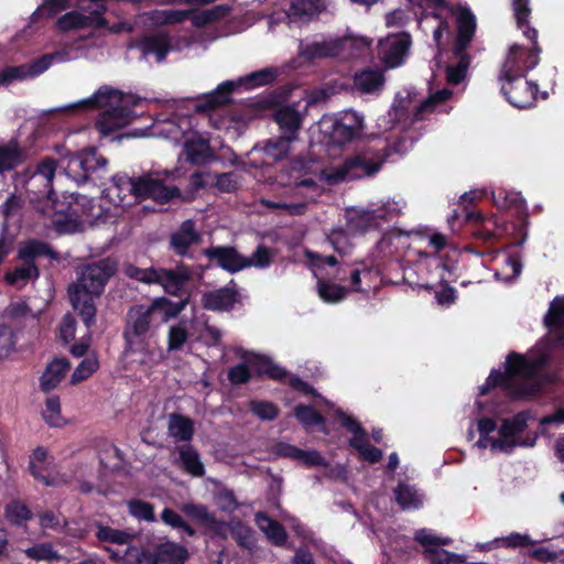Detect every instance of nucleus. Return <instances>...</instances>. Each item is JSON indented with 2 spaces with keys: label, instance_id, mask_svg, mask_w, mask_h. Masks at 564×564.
I'll return each mask as SVG.
<instances>
[{
  "label": "nucleus",
  "instance_id": "nucleus-1",
  "mask_svg": "<svg viewBox=\"0 0 564 564\" xmlns=\"http://www.w3.org/2000/svg\"><path fill=\"white\" fill-rule=\"evenodd\" d=\"M417 7L426 10L424 20L438 21V26L433 31V37L436 44L441 43L443 34L451 35V22L455 21L458 29V36L455 47V54L458 57L456 66L447 67V82L457 85L466 76L469 67V58L464 55L466 46L471 41L476 30V18L473 12L465 7L454 6L446 0H410Z\"/></svg>",
  "mask_w": 564,
  "mask_h": 564
},
{
  "label": "nucleus",
  "instance_id": "nucleus-2",
  "mask_svg": "<svg viewBox=\"0 0 564 564\" xmlns=\"http://www.w3.org/2000/svg\"><path fill=\"white\" fill-rule=\"evenodd\" d=\"M549 355L543 345L536 346L528 355L510 354L506 361V371H491L485 384L480 387V394L501 383L513 398H525L535 394L542 380L540 368L545 364Z\"/></svg>",
  "mask_w": 564,
  "mask_h": 564
},
{
  "label": "nucleus",
  "instance_id": "nucleus-3",
  "mask_svg": "<svg viewBox=\"0 0 564 564\" xmlns=\"http://www.w3.org/2000/svg\"><path fill=\"white\" fill-rule=\"evenodd\" d=\"M117 271V261L101 259L76 270V280L68 286V296L74 310L83 318L87 328L95 324L96 305L109 279Z\"/></svg>",
  "mask_w": 564,
  "mask_h": 564
},
{
  "label": "nucleus",
  "instance_id": "nucleus-4",
  "mask_svg": "<svg viewBox=\"0 0 564 564\" xmlns=\"http://www.w3.org/2000/svg\"><path fill=\"white\" fill-rule=\"evenodd\" d=\"M528 414L521 412L512 419H506L501 422L497 435H491L497 423L489 417H482L477 421L479 440L477 446L480 448H490L495 453H510L517 446L531 447L535 444L536 434L523 435L528 426Z\"/></svg>",
  "mask_w": 564,
  "mask_h": 564
},
{
  "label": "nucleus",
  "instance_id": "nucleus-5",
  "mask_svg": "<svg viewBox=\"0 0 564 564\" xmlns=\"http://www.w3.org/2000/svg\"><path fill=\"white\" fill-rule=\"evenodd\" d=\"M41 214L45 215L51 219L53 226L59 232H75L85 230L87 227L93 225L108 221L112 219L111 215L116 213L111 212L110 206H107L105 202L95 203L94 199L88 198L84 195H78L67 207V210L41 208Z\"/></svg>",
  "mask_w": 564,
  "mask_h": 564
},
{
  "label": "nucleus",
  "instance_id": "nucleus-6",
  "mask_svg": "<svg viewBox=\"0 0 564 564\" xmlns=\"http://www.w3.org/2000/svg\"><path fill=\"white\" fill-rule=\"evenodd\" d=\"M388 156L387 151L381 153L379 150L368 149L345 159L339 164H330L313 173L318 175V181L323 184L337 185L375 175Z\"/></svg>",
  "mask_w": 564,
  "mask_h": 564
},
{
  "label": "nucleus",
  "instance_id": "nucleus-7",
  "mask_svg": "<svg viewBox=\"0 0 564 564\" xmlns=\"http://www.w3.org/2000/svg\"><path fill=\"white\" fill-rule=\"evenodd\" d=\"M56 171V162L53 159L41 161L35 171L25 182L26 192L30 194V200L41 213V208H47L53 212L58 205L53 198V178Z\"/></svg>",
  "mask_w": 564,
  "mask_h": 564
},
{
  "label": "nucleus",
  "instance_id": "nucleus-8",
  "mask_svg": "<svg viewBox=\"0 0 564 564\" xmlns=\"http://www.w3.org/2000/svg\"><path fill=\"white\" fill-rule=\"evenodd\" d=\"M275 77V73L272 69H261L251 73L245 77H240L237 80H228L220 84L214 91L209 93L205 97V102L199 105V109L207 111L214 110L223 105H226L230 100V94L232 90L239 87L253 88L271 83Z\"/></svg>",
  "mask_w": 564,
  "mask_h": 564
},
{
  "label": "nucleus",
  "instance_id": "nucleus-9",
  "mask_svg": "<svg viewBox=\"0 0 564 564\" xmlns=\"http://www.w3.org/2000/svg\"><path fill=\"white\" fill-rule=\"evenodd\" d=\"M540 48L536 40L532 41V47L525 48L512 45L501 67L500 80L524 78V75L539 63Z\"/></svg>",
  "mask_w": 564,
  "mask_h": 564
},
{
  "label": "nucleus",
  "instance_id": "nucleus-10",
  "mask_svg": "<svg viewBox=\"0 0 564 564\" xmlns=\"http://www.w3.org/2000/svg\"><path fill=\"white\" fill-rule=\"evenodd\" d=\"M401 210L402 205L398 202L373 205L368 209H349L347 213L348 228L351 231H365L378 226L383 219L399 215Z\"/></svg>",
  "mask_w": 564,
  "mask_h": 564
},
{
  "label": "nucleus",
  "instance_id": "nucleus-11",
  "mask_svg": "<svg viewBox=\"0 0 564 564\" xmlns=\"http://www.w3.org/2000/svg\"><path fill=\"white\" fill-rule=\"evenodd\" d=\"M306 258L311 262L314 275L317 279V293L319 297L327 303H337L344 300L348 293L345 286L335 284L325 280L322 270L326 267H336L337 261L333 256H321L313 251H305Z\"/></svg>",
  "mask_w": 564,
  "mask_h": 564
},
{
  "label": "nucleus",
  "instance_id": "nucleus-12",
  "mask_svg": "<svg viewBox=\"0 0 564 564\" xmlns=\"http://www.w3.org/2000/svg\"><path fill=\"white\" fill-rule=\"evenodd\" d=\"M41 256L54 258L53 250L45 242L31 240L21 245L19 249V258L24 260L25 263L7 275L8 283H25L28 280L37 278L39 271L32 260Z\"/></svg>",
  "mask_w": 564,
  "mask_h": 564
},
{
  "label": "nucleus",
  "instance_id": "nucleus-13",
  "mask_svg": "<svg viewBox=\"0 0 564 564\" xmlns=\"http://www.w3.org/2000/svg\"><path fill=\"white\" fill-rule=\"evenodd\" d=\"M170 176L167 171H152L137 180V196L139 198H152L159 203H166L178 195V189L166 184Z\"/></svg>",
  "mask_w": 564,
  "mask_h": 564
},
{
  "label": "nucleus",
  "instance_id": "nucleus-14",
  "mask_svg": "<svg viewBox=\"0 0 564 564\" xmlns=\"http://www.w3.org/2000/svg\"><path fill=\"white\" fill-rule=\"evenodd\" d=\"M137 196V180L130 178L127 175H116L112 178V184L108 186L101 195V202L110 206L112 218L117 217L123 207L132 204Z\"/></svg>",
  "mask_w": 564,
  "mask_h": 564
},
{
  "label": "nucleus",
  "instance_id": "nucleus-15",
  "mask_svg": "<svg viewBox=\"0 0 564 564\" xmlns=\"http://www.w3.org/2000/svg\"><path fill=\"white\" fill-rule=\"evenodd\" d=\"M65 174L76 183L85 182L88 173L98 169H105L107 160L98 155L96 150H87L68 158L62 159Z\"/></svg>",
  "mask_w": 564,
  "mask_h": 564
},
{
  "label": "nucleus",
  "instance_id": "nucleus-16",
  "mask_svg": "<svg viewBox=\"0 0 564 564\" xmlns=\"http://www.w3.org/2000/svg\"><path fill=\"white\" fill-rule=\"evenodd\" d=\"M411 36L408 33L388 35L379 42L378 56L386 68L401 66L410 51Z\"/></svg>",
  "mask_w": 564,
  "mask_h": 564
},
{
  "label": "nucleus",
  "instance_id": "nucleus-17",
  "mask_svg": "<svg viewBox=\"0 0 564 564\" xmlns=\"http://www.w3.org/2000/svg\"><path fill=\"white\" fill-rule=\"evenodd\" d=\"M53 61H64V55L55 53L44 55L34 62L20 66H8L0 72V85L9 86L17 80L33 78L45 72Z\"/></svg>",
  "mask_w": 564,
  "mask_h": 564
},
{
  "label": "nucleus",
  "instance_id": "nucleus-18",
  "mask_svg": "<svg viewBox=\"0 0 564 564\" xmlns=\"http://www.w3.org/2000/svg\"><path fill=\"white\" fill-rule=\"evenodd\" d=\"M138 100L132 95H124L120 90L109 86L100 87L94 96L84 99L72 107L105 108V110H115V108L133 107Z\"/></svg>",
  "mask_w": 564,
  "mask_h": 564
},
{
  "label": "nucleus",
  "instance_id": "nucleus-19",
  "mask_svg": "<svg viewBox=\"0 0 564 564\" xmlns=\"http://www.w3.org/2000/svg\"><path fill=\"white\" fill-rule=\"evenodd\" d=\"M501 91L507 100L517 108L531 107L538 93V85L524 78L501 80Z\"/></svg>",
  "mask_w": 564,
  "mask_h": 564
},
{
  "label": "nucleus",
  "instance_id": "nucleus-20",
  "mask_svg": "<svg viewBox=\"0 0 564 564\" xmlns=\"http://www.w3.org/2000/svg\"><path fill=\"white\" fill-rule=\"evenodd\" d=\"M337 415L341 421V424L347 427V430L352 433V437L350 438V445L358 451L361 458L369 462L376 463L382 457V452L368 443L367 433L358 422H356L352 417L338 410Z\"/></svg>",
  "mask_w": 564,
  "mask_h": 564
},
{
  "label": "nucleus",
  "instance_id": "nucleus-21",
  "mask_svg": "<svg viewBox=\"0 0 564 564\" xmlns=\"http://www.w3.org/2000/svg\"><path fill=\"white\" fill-rule=\"evenodd\" d=\"M341 48L343 46L339 36H328L302 44L300 47V54L306 59L329 57L341 58Z\"/></svg>",
  "mask_w": 564,
  "mask_h": 564
},
{
  "label": "nucleus",
  "instance_id": "nucleus-22",
  "mask_svg": "<svg viewBox=\"0 0 564 564\" xmlns=\"http://www.w3.org/2000/svg\"><path fill=\"white\" fill-rule=\"evenodd\" d=\"M191 270L185 265L175 269L154 268L153 283L162 285L165 292L177 295L191 278Z\"/></svg>",
  "mask_w": 564,
  "mask_h": 564
},
{
  "label": "nucleus",
  "instance_id": "nucleus-23",
  "mask_svg": "<svg viewBox=\"0 0 564 564\" xmlns=\"http://www.w3.org/2000/svg\"><path fill=\"white\" fill-rule=\"evenodd\" d=\"M183 155L187 162L196 165L206 164L215 159L208 139L196 131L184 141Z\"/></svg>",
  "mask_w": 564,
  "mask_h": 564
},
{
  "label": "nucleus",
  "instance_id": "nucleus-24",
  "mask_svg": "<svg viewBox=\"0 0 564 564\" xmlns=\"http://www.w3.org/2000/svg\"><path fill=\"white\" fill-rule=\"evenodd\" d=\"M106 20L102 18V10H94V15L85 11H70L64 14L57 21V26L62 31H69L85 28L105 26Z\"/></svg>",
  "mask_w": 564,
  "mask_h": 564
},
{
  "label": "nucleus",
  "instance_id": "nucleus-25",
  "mask_svg": "<svg viewBox=\"0 0 564 564\" xmlns=\"http://www.w3.org/2000/svg\"><path fill=\"white\" fill-rule=\"evenodd\" d=\"M364 128V116L354 110H346L334 126L333 139L339 143L350 141L360 135Z\"/></svg>",
  "mask_w": 564,
  "mask_h": 564
},
{
  "label": "nucleus",
  "instance_id": "nucleus-26",
  "mask_svg": "<svg viewBox=\"0 0 564 564\" xmlns=\"http://www.w3.org/2000/svg\"><path fill=\"white\" fill-rule=\"evenodd\" d=\"M131 108L121 107L115 108V110H104L96 122L98 131L106 137L128 126L133 120Z\"/></svg>",
  "mask_w": 564,
  "mask_h": 564
},
{
  "label": "nucleus",
  "instance_id": "nucleus-27",
  "mask_svg": "<svg viewBox=\"0 0 564 564\" xmlns=\"http://www.w3.org/2000/svg\"><path fill=\"white\" fill-rule=\"evenodd\" d=\"M205 254L217 262L219 267L229 271L237 272L248 268L246 257L238 253V251L230 247H214L206 249Z\"/></svg>",
  "mask_w": 564,
  "mask_h": 564
},
{
  "label": "nucleus",
  "instance_id": "nucleus-28",
  "mask_svg": "<svg viewBox=\"0 0 564 564\" xmlns=\"http://www.w3.org/2000/svg\"><path fill=\"white\" fill-rule=\"evenodd\" d=\"M155 321L145 305H139L129 311L128 314V328L126 330V338L129 344L132 343V336H143L149 330Z\"/></svg>",
  "mask_w": 564,
  "mask_h": 564
},
{
  "label": "nucleus",
  "instance_id": "nucleus-29",
  "mask_svg": "<svg viewBox=\"0 0 564 564\" xmlns=\"http://www.w3.org/2000/svg\"><path fill=\"white\" fill-rule=\"evenodd\" d=\"M181 510L191 519L196 521L199 525L215 532L216 534L223 535L225 533L226 524L218 521L214 513L209 512L208 509L203 505L193 502L184 503Z\"/></svg>",
  "mask_w": 564,
  "mask_h": 564
},
{
  "label": "nucleus",
  "instance_id": "nucleus-30",
  "mask_svg": "<svg viewBox=\"0 0 564 564\" xmlns=\"http://www.w3.org/2000/svg\"><path fill=\"white\" fill-rule=\"evenodd\" d=\"M51 465L52 457L48 455V452L43 447H37L30 456L31 474L46 486H57L64 480L58 478L57 476L44 474V471H46Z\"/></svg>",
  "mask_w": 564,
  "mask_h": 564
},
{
  "label": "nucleus",
  "instance_id": "nucleus-31",
  "mask_svg": "<svg viewBox=\"0 0 564 564\" xmlns=\"http://www.w3.org/2000/svg\"><path fill=\"white\" fill-rule=\"evenodd\" d=\"M383 72L379 68H365L354 76V88L360 94L377 95L384 85Z\"/></svg>",
  "mask_w": 564,
  "mask_h": 564
},
{
  "label": "nucleus",
  "instance_id": "nucleus-32",
  "mask_svg": "<svg viewBox=\"0 0 564 564\" xmlns=\"http://www.w3.org/2000/svg\"><path fill=\"white\" fill-rule=\"evenodd\" d=\"M69 370V362L65 358H55L45 368L40 379L41 389L44 392L54 390Z\"/></svg>",
  "mask_w": 564,
  "mask_h": 564
},
{
  "label": "nucleus",
  "instance_id": "nucleus-33",
  "mask_svg": "<svg viewBox=\"0 0 564 564\" xmlns=\"http://www.w3.org/2000/svg\"><path fill=\"white\" fill-rule=\"evenodd\" d=\"M187 301L172 302L165 297H156L148 306L155 323H166L176 317L186 306Z\"/></svg>",
  "mask_w": 564,
  "mask_h": 564
},
{
  "label": "nucleus",
  "instance_id": "nucleus-34",
  "mask_svg": "<svg viewBox=\"0 0 564 564\" xmlns=\"http://www.w3.org/2000/svg\"><path fill=\"white\" fill-rule=\"evenodd\" d=\"M200 235L196 231L192 220H185L180 229L171 237L172 248L176 253L184 256L192 245L198 243Z\"/></svg>",
  "mask_w": 564,
  "mask_h": 564
},
{
  "label": "nucleus",
  "instance_id": "nucleus-35",
  "mask_svg": "<svg viewBox=\"0 0 564 564\" xmlns=\"http://www.w3.org/2000/svg\"><path fill=\"white\" fill-rule=\"evenodd\" d=\"M167 433L175 442H189L194 435V422L187 416L172 413L167 417Z\"/></svg>",
  "mask_w": 564,
  "mask_h": 564
},
{
  "label": "nucleus",
  "instance_id": "nucleus-36",
  "mask_svg": "<svg viewBox=\"0 0 564 564\" xmlns=\"http://www.w3.org/2000/svg\"><path fill=\"white\" fill-rule=\"evenodd\" d=\"M274 118L281 129L282 135L294 141L301 128V115L293 108L286 107L278 110Z\"/></svg>",
  "mask_w": 564,
  "mask_h": 564
},
{
  "label": "nucleus",
  "instance_id": "nucleus-37",
  "mask_svg": "<svg viewBox=\"0 0 564 564\" xmlns=\"http://www.w3.org/2000/svg\"><path fill=\"white\" fill-rule=\"evenodd\" d=\"M202 302L207 310L227 311L235 304L236 293L229 288L219 289L204 294Z\"/></svg>",
  "mask_w": 564,
  "mask_h": 564
},
{
  "label": "nucleus",
  "instance_id": "nucleus-38",
  "mask_svg": "<svg viewBox=\"0 0 564 564\" xmlns=\"http://www.w3.org/2000/svg\"><path fill=\"white\" fill-rule=\"evenodd\" d=\"M341 43V58L348 59L365 54L372 41L365 36L355 35L347 33L344 36H339Z\"/></svg>",
  "mask_w": 564,
  "mask_h": 564
},
{
  "label": "nucleus",
  "instance_id": "nucleus-39",
  "mask_svg": "<svg viewBox=\"0 0 564 564\" xmlns=\"http://www.w3.org/2000/svg\"><path fill=\"white\" fill-rule=\"evenodd\" d=\"M192 322L181 321L170 326L167 332V350H183L191 337Z\"/></svg>",
  "mask_w": 564,
  "mask_h": 564
},
{
  "label": "nucleus",
  "instance_id": "nucleus-40",
  "mask_svg": "<svg viewBox=\"0 0 564 564\" xmlns=\"http://www.w3.org/2000/svg\"><path fill=\"white\" fill-rule=\"evenodd\" d=\"M322 8V0H294L288 11V17L292 21L310 20L316 15Z\"/></svg>",
  "mask_w": 564,
  "mask_h": 564
},
{
  "label": "nucleus",
  "instance_id": "nucleus-41",
  "mask_svg": "<svg viewBox=\"0 0 564 564\" xmlns=\"http://www.w3.org/2000/svg\"><path fill=\"white\" fill-rule=\"evenodd\" d=\"M194 131L192 130L191 119L187 117L177 118V120H169L163 123L159 133L175 142L186 140Z\"/></svg>",
  "mask_w": 564,
  "mask_h": 564
},
{
  "label": "nucleus",
  "instance_id": "nucleus-42",
  "mask_svg": "<svg viewBox=\"0 0 564 564\" xmlns=\"http://www.w3.org/2000/svg\"><path fill=\"white\" fill-rule=\"evenodd\" d=\"M180 466L194 477H200L204 474V466L199 459L198 453L188 445H183L177 448Z\"/></svg>",
  "mask_w": 564,
  "mask_h": 564
},
{
  "label": "nucleus",
  "instance_id": "nucleus-43",
  "mask_svg": "<svg viewBox=\"0 0 564 564\" xmlns=\"http://www.w3.org/2000/svg\"><path fill=\"white\" fill-rule=\"evenodd\" d=\"M141 48L144 58L153 54L156 57V62H162L165 58L171 46L167 35L158 34L144 39V41L141 44Z\"/></svg>",
  "mask_w": 564,
  "mask_h": 564
},
{
  "label": "nucleus",
  "instance_id": "nucleus-44",
  "mask_svg": "<svg viewBox=\"0 0 564 564\" xmlns=\"http://www.w3.org/2000/svg\"><path fill=\"white\" fill-rule=\"evenodd\" d=\"M256 523L273 544L281 545L285 542L286 533L276 521L259 512L256 514Z\"/></svg>",
  "mask_w": 564,
  "mask_h": 564
},
{
  "label": "nucleus",
  "instance_id": "nucleus-45",
  "mask_svg": "<svg viewBox=\"0 0 564 564\" xmlns=\"http://www.w3.org/2000/svg\"><path fill=\"white\" fill-rule=\"evenodd\" d=\"M544 323L552 333H564V296H557L551 302Z\"/></svg>",
  "mask_w": 564,
  "mask_h": 564
},
{
  "label": "nucleus",
  "instance_id": "nucleus-46",
  "mask_svg": "<svg viewBox=\"0 0 564 564\" xmlns=\"http://www.w3.org/2000/svg\"><path fill=\"white\" fill-rule=\"evenodd\" d=\"M529 3V0H512V8L518 28L522 30L523 35L530 41H535L538 36L536 30L529 28L527 24L531 13Z\"/></svg>",
  "mask_w": 564,
  "mask_h": 564
},
{
  "label": "nucleus",
  "instance_id": "nucleus-47",
  "mask_svg": "<svg viewBox=\"0 0 564 564\" xmlns=\"http://www.w3.org/2000/svg\"><path fill=\"white\" fill-rule=\"evenodd\" d=\"M96 528V536L104 543L129 545L133 539V534L123 530L113 529L102 524H97Z\"/></svg>",
  "mask_w": 564,
  "mask_h": 564
},
{
  "label": "nucleus",
  "instance_id": "nucleus-48",
  "mask_svg": "<svg viewBox=\"0 0 564 564\" xmlns=\"http://www.w3.org/2000/svg\"><path fill=\"white\" fill-rule=\"evenodd\" d=\"M158 556L169 564H184L188 556L187 550L174 542H164L158 549Z\"/></svg>",
  "mask_w": 564,
  "mask_h": 564
},
{
  "label": "nucleus",
  "instance_id": "nucleus-49",
  "mask_svg": "<svg viewBox=\"0 0 564 564\" xmlns=\"http://www.w3.org/2000/svg\"><path fill=\"white\" fill-rule=\"evenodd\" d=\"M99 369V360L95 354H88L75 368L70 376L73 386L90 378Z\"/></svg>",
  "mask_w": 564,
  "mask_h": 564
},
{
  "label": "nucleus",
  "instance_id": "nucleus-50",
  "mask_svg": "<svg viewBox=\"0 0 564 564\" xmlns=\"http://www.w3.org/2000/svg\"><path fill=\"white\" fill-rule=\"evenodd\" d=\"M394 494L395 500L402 509H417L423 503V496L408 485L398 486Z\"/></svg>",
  "mask_w": 564,
  "mask_h": 564
},
{
  "label": "nucleus",
  "instance_id": "nucleus-51",
  "mask_svg": "<svg viewBox=\"0 0 564 564\" xmlns=\"http://www.w3.org/2000/svg\"><path fill=\"white\" fill-rule=\"evenodd\" d=\"M43 419L52 427H62L66 424L61 413V401L58 397L52 395L46 399Z\"/></svg>",
  "mask_w": 564,
  "mask_h": 564
},
{
  "label": "nucleus",
  "instance_id": "nucleus-52",
  "mask_svg": "<svg viewBox=\"0 0 564 564\" xmlns=\"http://www.w3.org/2000/svg\"><path fill=\"white\" fill-rule=\"evenodd\" d=\"M414 539L423 546L424 555L431 553L438 546L448 545L452 542L449 538L437 536L432 530L429 529L417 530L415 532Z\"/></svg>",
  "mask_w": 564,
  "mask_h": 564
},
{
  "label": "nucleus",
  "instance_id": "nucleus-53",
  "mask_svg": "<svg viewBox=\"0 0 564 564\" xmlns=\"http://www.w3.org/2000/svg\"><path fill=\"white\" fill-rule=\"evenodd\" d=\"M189 10H155L149 13V19L154 24H175L184 21Z\"/></svg>",
  "mask_w": 564,
  "mask_h": 564
},
{
  "label": "nucleus",
  "instance_id": "nucleus-54",
  "mask_svg": "<svg viewBox=\"0 0 564 564\" xmlns=\"http://www.w3.org/2000/svg\"><path fill=\"white\" fill-rule=\"evenodd\" d=\"M22 161V152L17 143L0 147V173L12 170Z\"/></svg>",
  "mask_w": 564,
  "mask_h": 564
},
{
  "label": "nucleus",
  "instance_id": "nucleus-55",
  "mask_svg": "<svg viewBox=\"0 0 564 564\" xmlns=\"http://www.w3.org/2000/svg\"><path fill=\"white\" fill-rule=\"evenodd\" d=\"M292 141L281 135L274 141H269L263 148L265 156L272 161H279L286 156Z\"/></svg>",
  "mask_w": 564,
  "mask_h": 564
},
{
  "label": "nucleus",
  "instance_id": "nucleus-56",
  "mask_svg": "<svg viewBox=\"0 0 564 564\" xmlns=\"http://www.w3.org/2000/svg\"><path fill=\"white\" fill-rule=\"evenodd\" d=\"M424 556L430 564H460L466 561L465 555L448 552L441 546Z\"/></svg>",
  "mask_w": 564,
  "mask_h": 564
},
{
  "label": "nucleus",
  "instance_id": "nucleus-57",
  "mask_svg": "<svg viewBox=\"0 0 564 564\" xmlns=\"http://www.w3.org/2000/svg\"><path fill=\"white\" fill-rule=\"evenodd\" d=\"M254 369L262 375H268L273 379H282L285 376V371L280 366L274 365L270 359L262 356L253 357Z\"/></svg>",
  "mask_w": 564,
  "mask_h": 564
},
{
  "label": "nucleus",
  "instance_id": "nucleus-58",
  "mask_svg": "<svg viewBox=\"0 0 564 564\" xmlns=\"http://www.w3.org/2000/svg\"><path fill=\"white\" fill-rule=\"evenodd\" d=\"M227 11H228V9L226 7L218 6V7L207 9L204 11H198V12L191 11L189 15L192 19V23L195 26H203L212 21L217 20L218 18L224 15Z\"/></svg>",
  "mask_w": 564,
  "mask_h": 564
},
{
  "label": "nucleus",
  "instance_id": "nucleus-59",
  "mask_svg": "<svg viewBox=\"0 0 564 564\" xmlns=\"http://www.w3.org/2000/svg\"><path fill=\"white\" fill-rule=\"evenodd\" d=\"M451 95L452 91L448 89H441L432 94L426 100L421 102L415 112V118L422 119L425 112L432 111L438 104L447 100L451 97Z\"/></svg>",
  "mask_w": 564,
  "mask_h": 564
},
{
  "label": "nucleus",
  "instance_id": "nucleus-60",
  "mask_svg": "<svg viewBox=\"0 0 564 564\" xmlns=\"http://www.w3.org/2000/svg\"><path fill=\"white\" fill-rule=\"evenodd\" d=\"M294 415L296 419L306 427H313L316 425H322L324 420L321 414H318L313 408L299 405L294 410Z\"/></svg>",
  "mask_w": 564,
  "mask_h": 564
},
{
  "label": "nucleus",
  "instance_id": "nucleus-61",
  "mask_svg": "<svg viewBox=\"0 0 564 564\" xmlns=\"http://www.w3.org/2000/svg\"><path fill=\"white\" fill-rule=\"evenodd\" d=\"M24 552L29 558L35 561H52L59 558V555L53 550L52 545L48 543L33 545L26 549Z\"/></svg>",
  "mask_w": 564,
  "mask_h": 564
},
{
  "label": "nucleus",
  "instance_id": "nucleus-62",
  "mask_svg": "<svg viewBox=\"0 0 564 564\" xmlns=\"http://www.w3.org/2000/svg\"><path fill=\"white\" fill-rule=\"evenodd\" d=\"M129 512L139 520H144L148 522L155 521L154 509L151 503L132 500L128 503Z\"/></svg>",
  "mask_w": 564,
  "mask_h": 564
},
{
  "label": "nucleus",
  "instance_id": "nucleus-63",
  "mask_svg": "<svg viewBox=\"0 0 564 564\" xmlns=\"http://www.w3.org/2000/svg\"><path fill=\"white\" fill-rule=\"evenodd\" d=\"M231 531L239 545L251 550L256 545L253 531L240 522L232 523Z\"/></svg>",
  "mask_w": 564,
  "mask_h": 564
},
{
  "label": "nucleus",
  "instance_id": "nucleus-64",
  "mask_svg": "<svg viewBox=\"0 0 564 564\" xmlns=\"http://www.w3.org/2000/svg\"><path fill=\"white\" fill-rule=\"evenodd\" d=\"M74 4H78L80 7V0H45L35 13L51 17Z\"/></svg>",
  "mask_w": 564,
  "mask_h": 564
}]
</instances>
